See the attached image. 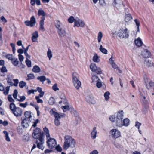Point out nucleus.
<instances>
[{
  "label": "nucleus",
  "mask_w": 154,
  "mask_h": 154,
  "mask_svg": "<svg viewBox=\"0 0 154 154\" xmlns=\"http://www.w3.org/2000/svg\"><path fill=\"white\" fill-rule=\"evenodd\" d=\"M64 140L63 148L64 149L67 150L69 148H73L75 147L76 142L71 136L68 135H65Z\"/></svg>",
  "instance_id": "1"
},
{
  "label": "nucleus",
  "mask_w": 154,
  "mask_h": 154,
  "mask_svg": "<svg viewBox=\"0 0 154 154\" xmlns=\"http://www.w3.org/2000/svg\"><path fill=\"white\" fill-rule=\"evenodd\" d=\"M10 109L12 113L16 117L20 116L22 114V109L19 107H16L15 104L13 103H11L9 106Z\"/></svg>",
  "instance_id": "2"
},
{
  "label": "nucleus",
  "mask_w": 154,
  "mask_h": 154,
  "mask_svg": "<svg viewBox=\"0 0 154 154\" xmlns=\"http://www.w3.org/2000/svg\"><path fill=\"white\" fill-rule=\"evenodd\" d=\"M38 14L39 16H42L39 23V29L42 31H44L45 29L44 26V20L45 19V15L46 14L43 10L40 9L38 11Z\"/></svg>",
  "instance_id": "3"
},
{
  "label": "nucleus",
  "mask_w": 154,
  "mask_h": 154,
  "mask_svg": "<svg viewBox=\"0 0 154 154\" xmlns=\"http://www.w3.org/2000/svg\"><path fill=\"white\" fill-rule=\"evenodd\" d=\"M124 117L122 110L119 111L117 115L115 122L116 125L118 127H121L122 125V119Z\"/></svg>",
  "instance_id": "4"
},
{
  "label": "nucleus",
  "mask_w": 154,
  "mask_h": 154,
  "mask_svg": "<svg viewBox=\"0 0 154 154\" xmlns=\"http://www.w3.org/2000/svg\"><path fill=\"white\" fill-rule=\"evenodd\" d=\"M79 75L76 73H74L72 75L73 82L75 88L78 89L81 85V82L78 79Z\"/></svg>",
  "instance_id": "5"
},
{
  "label": "nucleus",
  "mask_w": 154,
  "mask_h": 154,
  "mask_svg": "<svg viewBox=\"0 0 154 154\" xmlns=\"http://www.w3.org/2000/svg\"><path fill=\"white\" fill-rule=\"evenodd\" d=\"M49 138V139L47 141V146L49 148L52 149L56 146L57 142L54 139L51 138L50 137Z\"/></svg>",
  "instance_id": "6"
},
{
  "label": "nucleus",
  "mask_w": 154,
  "mask_h": 154,
  "mask_svg": "<svg viewBox=\"0 0 154 154\" xmlns=\"http://www.w3.org/2000/svg\"><path fill=\"white\" fill-rule=\"evenodd\" d=\"M110 134L112 138L116 139L121 136L120 131L116 129H112L110 131Z\"/></svg>",
  "instance_id": "7"
},
{
  "label": "nucleus",
  "mask_w": 154,
  "mask_h": 154,
  "mask_svg": "<svg viewBox=\"0 0 154 154\" xmlns=\"http://www.w3.org/2000/svg\"><path fill=\"white\" fill-rule=\"evenodd\" d=\"M90 68L92 71L98 74H100L102 73V70L99 67H97L95 64L92 63L90 65Z\"/></svg>",
  "instance_id": "8"
},
{
  "label": "nucleus",
  "mask_w": 154,
  "mask_h": 154,
  "mask_svg": "<svg viewBox=\"0 0 154 154\" xmlns=\"http://www.w3.org/2000/svg\"><path fill=\"white\" fill-rule=\"evenodd\" d=\"M128 29L126 28L124 29H121V30L118 32L117 35L121 38L128 37L129 35L127 32Z\"/></svg>",
  "instance_id": "9"
},
{
  "label": "nucleus",
  "mask_w": 154,
  "mask_h": 154,
  "mask_svg": "<svg viewBox=\"0 0 154 154\" xmlns=\"http://www.w3.org/2000/svg\"><path fill=\"white\" fill-rule=\"evenodd\" d=\"M25 24L29 26L32 27L36 23L35 18L34 16H32L30 18V21H26L24 22Z\"/></svg>",
  "instance_id": "10"
},
{
  "label": "nucleus",
  "mask_w": 154,
  "mask_h": 154,
  "mask_svg": "<svg viewBox=\"0 0 154 154\" xmlns=\"http://www.w3.org/2000/svg\"><path fill=\"white\" fill-rule=\"evenodd\" d=\"M42 134L40 133V129L39 128H37L33 131L32 134V136L34 138L38 139L39 136Z\"/></svg>",
  "instance_id": "11"
},
{
  "label": "nucleus",
  "mask_w": 154,
  "mask_h": 154,
  "mask_svg": "<svg viewBox=\"0 0 154 154\" xmlns=\"http://www.w3.org/2000/svg\"><path fill=\"white\" fill-rule=\"evenodd\" d=\"M75 25L77 27H83L85 26V23L78 18H76L75 20Z\"/></svg>",
  "instance_id": "12"
},
{
  "label": "nucleus",
  "mask_w": 154,
  "mask_h": 154,
  "mask_svg": "<svg viewBox=\"0 0 154 154\" xmlns=\"http://www.w3.org/2000/svg\"><path fill=\"white\" fill-rule=\"evenodd\" d=\"M141 55L144 57H149L151 56V53L147 49H144L142 51Z\"/></svg>",
  "instance_id": "13"
},
{
  "label": "nucleus",
  "mask_w": 154,
  "mask_h": 154,
  "mask_svg": "<svg viewBox=\"0 0 154 154\" xmlns=\"http://www.w3.org/2000/svg\"><path fill=\"white\" fill-rule=\"evenodd\" d=\"M30 123L29 119H24L22 121V126L24 128H27L29 126Z\"/></svg>",
  "instance_id": "14"
},
{
  "label": "nucleus",
  "mask_w": 154,
  "mask_h": 154,
  "mask_svg": "<svg viewBox=\"0 0 154 154\" xmlns=\"http://www.w3.org/2000/svg\"><path fill=\"white\" fill-rule=\"evenodd\" d=\"M4 87L1 83H0V91H4L3 93L5 95H7L8 93L9 90V87H6L5 88V90L4 91Z\"/></svg>",
  "instance_id": "15"
},
{
  "label": "nucleus",
  "mask_w": 154,
  "mask_h": 154,
  "mask_svg": "<svg viewBox=\"0 0 154 154\" xmlns=\"http://www.w3.org/2000/svg\"><path fill=\"white\" fill-rule=\"evenodd\" d=\"M60 98L61 100L59 102V103L60 104H61L62 103H63L64 104H66L67 103V100L66 99V97L65 95L63 94H62L60 96Z\"/></svg>",
  "instance_id": "16"
},
{
  "label": "nucleus",
  "mask_w": 154,
  "mask_h": 154,
  "mask_svg": "<svg viewBox=\"0 0 154 154\" xmlns=\"http://www.w3.org/2000/svg\"><path fill=\"white\" fill-rule=\"evenodd\" d=\"M96 127H94L91 132V137L93 139H96L97 137V131L96 130Z\"/></svg>",
  "instance_id": "17"
},
{
  "label": "nucleus",
  "mask_w": 154,
  "mask_h": 154,
  "mask_svg": "<svg viewBox=\"0 0 154 154\" xmlns=\"http://www.w3.org/2000/svg\"><path fill=\"white\" fill-rule=\"evenodd\" d=\"M57 32L59 35L61 37H63L66 35L65 30L62 28L59 29L57 31Z\"/></svg>",
  "instance_id": "18"
},
{
  "label": "nucleus",
  "mask_w": 154,
  "mask_h": 154,
  "mask_svg": "<svg viewBox=\"0 0 154 154\" xmlns=\"http://www.w3.org/2000/svg\"><path fill=\"white\" fill-rule=\"evenodd\" d=\"M144 64L147 67L151 66L153 65L152 61L148 58H146L144 61Z\"/></svg>",
  "instance_id": "19"
},
{
  "label": "nucleus",
  "mask_w": 154,
  "mask_h": 154,
  "mask_svg": "<svg viewBox=\"0 0 154 154\" xmlns=\"http://www.w3.org/2000/svg\"><path fill=\"white\" fill-rule=\"evenodd\" d=\"M38 36V35L37 31H35L32 34V40L33 42L36 41Z\"/></svg>",
  "instance_id": "20"
},
{
  "label": "nucleus",
  "mask_w": 154,
  "mask_h": 154,
  "mask_svg": "<svg viewBox=\"0 0 154 154\" xmlns=\"http://www.w3.org/2000/svg\"><path fill=\"white\" fill-rule=\"evenodd\" d=\"M134 42L136 45L138 47L141 46L143 44L142 40L139 37L137 39L135 40Z\"/></svg>",
  "instance_id": "21"
},
{
  "label": "nucleus",
  "mask_w": 154,
  "mask_h": 154,
  "mask_svg": "<svg viewBox=\"0 0 154 154\" xmlns=\"http://www.w3.org/2000/svg\"><path fill=\"white\" fill-rule=\"evenodd\" d=\"M36 143L37 144V147L42 150H43L44 148L43 146V144L42 143H38V140L36 141Z\"/></svg>",
  "instance_id": "22"
},
{
  "label": "nucleus",
  "mask_w": 154,
  "mask_h": 154,
  "mask_svg": "<svg viewBox=\"0 0 154 154\" xmlns=\"http://www.w3.org/2000/svg\"><path fill=\"white\" fill-rule=\"evenodd\" d=\"M87 101L91 104H94V101L93 97L90 96H88L86 97Z\"/></svg>",
  "instance_id": "23"
},
{
  "label": "nucleus",
  "mask_w": 154,
  "mask_h": 154,
  "mask_svg": "<svg viewBox=\"0 0 154 154\" xmlns=\"http://www.w3.org/2000/svg\"><path fill=\"white\" fill-rule=\"evenodd\" d=\"M36 90H37V91H38L40 93L38 96L41 97H42L44 96V92L42 91V88L39 87H37Z\"/></svg>",
  "instance_id": "24"
},
{
  "label": "nucleus",
  "mask_w": 154,
  "mask_h": 154,
  "mask_svg": "<svg viewBox=\"0 0 154 154\" xmlns=\"http://www.w3.org/2000/svg\"><path fill=\"white\" fill-rule=\"evenodd\" d=\"M32 71L34 72L38 73L40 72L41 69L38 66L35 65L33 67Z\"/></svg>",
  "instance_id": "25"
},
{
  "label": "nucleus",
  "mask_w": 154,
  "mask_h": 154,
  "mask_svg": "<svg viewBox=\"0 0 154 154\" xmlns=\"http://www.w3.org/2000/svg\"><path fill=\"white\" fill-rule=\"evenodd\" d=\"M146 87L149 90L153 89L154 88V82L151 81L149 82L146 85Z\"/></svg>",
  "instance_id": "26"
},
{
  "label": "nucleus",
  "mask_w": 154,
  "mask_h": 154,
  "mask_svg": "<svg viewBox=\"0 0 154 154\" xmlns=\"http://www.w3.org/2000/svg\"><path fill=\"white\" fill-rule=\"evenodd\" d=\"M12 64L15 66L18 65L19 63V61L18 59L17 58H15L14 57V58L11 61Z\"/></svg>",
  "instance_id": "27"
},
{
  "label": "nucleus",
  "mask_w": 154,
  "mask_h": 154,
  "mask_svg": "<svg viewBox=\"0 0 154 154\" xmlns=\"http://www.w3.org/2000/svg\"><path fill=\"white\" fill-rule=\"evenodd\" d=\"M129 124V120L127 118H125L122 121V126H127Z\"/></svg>",
  "instance_id": "28"
},
{
  "label": "nucleus",
  "mask_w": 154,
  "mask_h": 154,
  "mask_svg": "<svg viewBox=\"0 0 154 154\" xmlns=\"http://www.w3.org/2000/svg\"><path fill=\"white\" fill-rule=\"evenodd\" d=\"M99 49L100 51L103 53L105 54H107V50L106 49L103 48L102 45H100Z\"/></svg>",
  "instance_id": "29"
},
{
  "label": "nucleus",
  "mask_w": 154,
  "mask_h": 154,
  "mask_svg": "<svg viewBox=\"0 0 154 154\" xmlns=\"http://www.w3.org/2000/svg\"><path fill=\"white\" fill-rule=\"evenodd\" d=\"M43 130L45 132L47 138H48V137H50V135L49 133V131L48 129L46 127H45L44 128Z\"/></svg>",
  "instance_id": "30"
},
{
  "label": "nucleus",
  "mask_w": 154,
  "mask_h": 154,
  "mask_svg": "<svg viewBox=\"0 0 154 154\" xmlns=\"http://www.w3.org/2000/svg\"><path fill=\"white\" fill-rule=\"evenodd\" d=\"M93 60L95 62H100V59L99 58L97 55L95 54H94V56L93 57Z\"/></svg>",
  "instance_id": "31"
},
{
  "label": "nucleus",
  "mask_w": 154,
  "mask_h": 154,
  "mask_svg": "<svg viewBox=\"0 0 154 154\" xmlns=\"http://www.w3.org/2000/svg\"><path fill=\"white\" fill-rule=\"evenodd\" d=\"M132 19V17L130 14H128L127 15H126L125 18V21L126 22H128V21L131 20Z\"/></svg>",
  "instance_id": "32"
},
{
  "label": "nucleus",
  "mask_w": 154,
  "mask_h": 154,
  "mask_svg": "<svg viewBox=\"0 0 154 154\" xmlns=\"http://www.w3.org/2000/svg\"><path fill=\"white\" fill-rule=\"evenodd\" d=\"M24 115L26 118L27 119H29L32 117L31 115V112L30 111H27L25 112Z\"/></svg>",
  "instance_id": "33"
},
{
  "label": "nucleus",
  "mask_w": 154,
  "mask_h": 154,
  "mask_svg": "<svg viewBox=\"0 0 154 154\" xmlns=\"http://www.w3.org/2000/svg\"><path fill=\"white\" fill-rule=\"evenodd\" d=\"M134 21L135 22L136 25L137 26V32H139L140 31V29H139V26L140 25V23L139 21L137 19H135L134 20Z\"/></svg>",
  "instance_id": "34"
},
{
  "label": "nucleus",
  "mask_w": 154,
  "mask_h": 154,
  "mask_svg": "<svg viewBox=\"0 0 154 154\" xmlns=\"http://www.w3.org/2000/svg\"><path fill=\"white\" fill-rule=\"evenodd\" d=\"M37 79L39 80L41 82H43L42 83L43 84V82L46 80V78L45 76L43 75L38 77Z\"/></svg>",
  "instance_id": "35"
},
{
  "label": "nucleus",
  "mask_w": 154,
  "mask_h": 154,
  "mask_svg": "<svg viewBox=\"0 0 154 154\" xmlns=\"http://www.w3.org/2000/svg\"><path fill=\"white\" fill-rule=\"evenodd\" d=\"M3 133L5 134V137L6 140L8 142L10 141V139L8 136V132L7 131H3Z\"/></svg>",
  "instance_id": "36"
},
{
  "label": "nucleus",
  "mask_w": 154,
  "mask_h": 154,
  "mask_svg": "<svg viewBox=\"0 0 154 154\" xmlns=\"http://www.w3.org/2000/svg\"><path fill=\"white\" fill-rule=\"evenodd\" d=\"M53 114L54 115L55 118V119H58L59 120L60 119V114L55 112H53Z\"/></svg>",
  "instance_id": "37"
},
{
  "label": "nucleus",
  "mask_w": 154,
  "mask_h": 154,
  "mask_svg": "<svg viewBox=\"0 0 154 154\" xmlns=\"http://www.w3.org/2000/svg\"><path fill=\"white\" fill-rule=\"evenodd\" d=\"M140 100L142 102L143 105H146L147 103V100H146V97L145 96H142Z\"/></svg>",
  "instance_id": "38"
},
{
  "label": "nucleus",
  "mask_w": 154,
  "mask_h": 154,
  "mask_svg": "<svg viewBox=\"0 0 154 154\" xmlns=\"http://www.w3.org/2000/svg\"><path fill=\"white\" fill-rule=\"evenodd\" d=\"M110 94V93L108 91L104 93V96L106 100L107 101L109 99Z\"/></svg>",
  "instance_id": "39"
},
{
  "label": "nucleus",
  "mask_w": 154,
  "mask_h": 154,
  "mask_svg": "<svg viewBox=\"0 0 154 154\" xmlns=\"http://www.w3.org/2000/svg\"><path fill=\"white\" fill-rule=\"evenodd\" d=\"M103 37V34L102 33L100 32H99L98 34V42H100L101 41V40Z\"/></svg>",
  "instance_id": "40"
},
{
  "label": "nucleus",
  "mask_w": 154,
  "mask_h": 154,
  "mask_svg": "<svg viewBox=\"0 0 154 154\" xmlns=\"http://www.w3.org/2000/svg\"><path fill=\"white\" fill-rule=\"evenodd\" d=\"M26 84V82L23 81H22L20 82L19 84V86L21 88H23L24 86H25Z\"/></svg>",
  "instance_id": "41"
},
{
  "label": "nucleus",
  "mask_w": 154,
  "mask_h": 154,
  "mask_svg": "<svg viewBox=\"0 0 154 154\" xmlns=\"http://www.w3.org/2000/svg\"><path fill=\"white\" fill-rule=\"evenodd\" d=\"M55 103V99L53 97L50 98L48 101V103L50 105H53Z\"/></svg>",
  "instance_id": "42"
},
{
  "label": "nucleus",
  "mask_w": 154,
  "mask_h": 154,
  "mask_svg": "<svg viewBox=\"0 0 154 154\" xmlns=\"http://www.w3.org/2000/svg\"><path fill=\"white\" fill-rule=\"evenodd\" d=\"M5 57L7 59L11 61L12 60V59L14 58V57H13L12 54H7L5 56Z\"/></svg>",
  "instance_id": "43"
},
{
  "label": "nucleus",
  "mask_w": 154,
  "mask_h": 154,
  "mask_svg": "<svg viewBox=\"0 0 154 154\" xmlns=\"http://www.w3.org/2000/svg\"><path fill=\"white\" fill-rule=\"evenodd\" d=\"M47 56L48 57L49 60L52 57V52L50 49H48V51L47 52Z\"/></svg>",
  "instance_id": "44"
},
{
  "label": "nucleus",
  "mask_w": 154,
  "mask_h": 154,
  "mask_svg": "<svg viewBox=\"0 0 154 154\" xmlns=\"http://www.w3.org/2000/svg\"><path fill=\"white\" fill-rule=\"evenodd\" d=\"M92 82H96L99 80L97 76L96 75H93L92 77Z\"/></svg>",
  "instance_id": "45"
},
{
  "label": "nucleus",
  "mask_w": 154,
  "mask_h": 154,
  "mask_svg": "<svg viewBox=\"0 0 154 154\" xmlns=\"http://www.w3.org/2000/svg\"><path fill=\"white\" fill-rule=\"evenodd\" d=\"M55 26L58 30L60 29H61L62 28L61 27V24L60 22L58 21H56L55 23Z\"/></svg>",
  "instance_id": "46"
},
{
  "label": "nucleus",
  "mask_w": 154,
  "mask_h": 154,
  "mask_svg": "<svg viewBox=\"0 0 154 154\" xmlns=\"http://www.w3.org/2000/svg\"><path fill=\"white\" fill-rule=\"evenodd\" d=\"M26 63L28 67H31V61L27 59V58H26Z\"/></svg>",
  "instance_id": "47"
},
{
  "label": "nucleus",
  "mask_w": 154,
  "mask_h": 154,
  "mask_svg": "<svg viewBox=\"0 0 154 154\" xmlns=\"http://www.w3.org/2000/svg\"><path fill=\"white\" fill-rule=\"evenodd\" d=\"M43 136L42 134H41L39 136V137L38 138L40 141L39 143H44Z\"/></svg>",
  "instance_id": "48"
},
{
  "label": "nucleus",
  "mask_w": 154,
  "mask_h": 154,
  "mask_svg": "<svg viewBox=\"0 0 154 154\" xmlns=\"http://www.w3.org/2000/svg\"><path fill=\"white\" fill-rule=\"evenodd\" d=\"M75 19L74 18V17L72 16H71L68 19V22L70 23H72L74 22L75 23Z\"/></svg>",
  "instance_id": "49"
},
{
  "label": "nucleus",
  "mask_w": 154,
  "mask_h": 154,
  "mask_svg": "<svg viewBox=\"0 0 154 154\" xmlns=\"http://www.w3.org/2000/svg\"><path fill=\"white\" fill-rule=\"evenodd\" d=\"M19 97L20 99H17V101H19V102H23L26 99V97L24 96H20Z\"/></svg>",
  "instance_id": "50"
},
{
  "label": "nucleus",
  "mask_w": 154,
  "mask_h": 154,
  "mask_svg": "<svg viewBox=\"0 0 154 154\" xmlns=\"http://www.w3.org/2000/svg\"><path fill=\"white\" fill-rule=\"evenodd\" d=\"M27 77H28L27 80H29L34 79L35 78V76L33 74H29L28 75Z\"/></svg>",
  "instance_id": "51"
},
{
  "label": "nucleus",
  "mask_w": 154,
  "mask_h": 154,
  "mask_svg": "<svg viewBox=\"0 0 154 154\" xmlns=\"http://www.w3.org/2000/svg\"><path fill=\"white\" fill-rule=\"evenodd\" d=\"M0 69L1 72L2 73L6 72L8 71L5 66H3Z\"/></svg>",
  "instance_id": "52"
},
{
  "label": "nucleus",
  "mask_w": 154,
  "mask_h": 154,
  "mask_svg": "<svg viewBox=\"0 0 154 154\" xmlns=\"http://www.w3.org/2000/svg\"><path fill=\"white\" fill-rule=\"evenodd\" d=\"M39 96H36L35 97V99L36 100L37 102L38 103H43V100L39 98Z\"/></svg>",
  "instance_id": "53"
},
{
  "label": "nucleus",
  "mask_w": 154,
  "mask_h": 154,
  "mask_svg": "<svg viewBox=\"0 0 154 154\" xmlns=\"http://www.w3.org/2000/svg\"><path fill=\"white\" fill-rule=\"evenodd\" d=\"M8 99L9 102L12 103L14 102V100L12 98L11 95H9L8 96Z\"/></svg>",
  "instance_id": "54"
},
{
  "label": "nucleus",
  "mask_w": 154,
  "mask_h": 154,
  "mask_svg": "<svg viewBox=\"0 0 154 154\" xmlns=\"http://www.w3.org/2000/svg\"><path fill=\"white\" fill-rule=\"evenodd\" d=\"M36 90H34L33 89L29 90L27 92V94L28 95H30L31 93L34 94L35 92H36Z\"/></svg>",
  "instance_id": "55"
},
{
  "label": "nucleus",
  "mask_w": 154,
  "mask_h": 154,
  "mask_svg": "<svg viewBox=\"0 0 154 154\" xmlns=\"http://www.w3.org/2000/svg\"><path fill=\"white\" fill-rule=\"evenodd\" d=\"M18 94V92L17 90H14V93L13 94V97L14 99H16L17 96V94Z\"/></svg>",
  "instance_id": "56"
},
{
  "label": "nucleus",
  "mask_w": 154,
  "mask_h": 154,
  "mask_svg": "<svg viewBox=\"0 0 154 154\" xmlns=\"http://www.w3.org/2000/svg\"><path fill=\"white\" fill-rule=\"evenodd\" d=\"M62 108L64 112H65L66 110L69 109V107L68 106L66 105L62 106Z\"/></svg>",
  "instance_id": "57"
},
{
  "label": "nucleus",
  "mask_w": 154,
  "mask_h": 154,
  "mask_svg": "<svg viewBox=\"0 0 154 154\" xmlns=\"http://www.w3.org/2000/svg\"><path fill=\"white\" fill-rule=\"evenodd\" d=\"M28 102H26L25 103H20L19 106H20L23 107V108H26Z\"/></svg>",
  "instance_id": "58"
},
{
  "label": "nucleus",
  "mask_w": 154,
  "mask_h": 154,
  "mask_svg": "<svg viewBox=\"0 0 154 154\" xmlns=\"http://www.w3.org/2000/svg\"><path fill=\"white\" fill-rule=\"evenodd\" d=\"M7 79V82L8 83L11 85V86H12L13 85V82L11 81V79H10V78L9 77H8Z\"/></svg>",
  "instance_id": "59"
},
{
  "label": "nucleus",
  "mask_w": 154,
  "mask_h": 154,
  "mask_svg": "<svg viewBox=\"0 0 154 154\" xmlns=\"http://www.w3.org/2000/svg\"><path fill=\"white\" fill-rule=\"evenodd\" d=\"M55 147L56 149L58 152H61L62 151V148L59 145L56 146Z\"/></svg>",
  "instance_id": "60"
},
{
  "label": "nucleus",
  "mask_w": 154,
  "mask_h": 154,
  "mask_svg": "<svg viewBox=\"0 0 154 154\" xmlns=\"http://www.w3.org/2000/svg\"><path fill=\"white\" fill-rule=\"evenodd\" d=\"M52 89L56 91L59 90V88L57 87V85L56 84H54L52 86Z\"/></svg>",
  "instance_id": "61"
},
{
  "label": "nucleus",
  "mask_w": 154,
  "mask_h": 154,
  "mask_svg": "<svg viewBox=\"0 0 154 154\" xmlns=\"http://www.w3.org/2000/svg\"><path fill=\"white\" fill-rule=\"evenodd\" d=\"M0 19H1V22H2L4 23H5L6 22H7V21L4 16H2L1 17Z\"/></svg>",
  "instance_id": "62"
},
{
  "label": "nucleus",
  "mask_w": 154,
  "mask_h": 154,
  "mask_svg": "<svg viewBox=\"0 0 154 154\" xmlns=\"http://www.w3.org/2000/svg\"><path fill=\"white\" fill-rule=\"evenodd\" d=\"M60 120L58 119H55L54 123L56 125L58 126L60 125Z\"/></svg>",
  "instance_id": "63"
},
{
  "label": "nucleus",
  "mask_w": 154,
  "mask_h": 154,
  "mask_svg": "<svg viewBox=\"0 0 154 154\" xmlns=\"http://www.w3.org/2000/svg\"><path fill=\"white\" fill-rule=\"evenodd\" d=\"M116 119L115 116H112L109 117V120L112 122H115V119Z\"/></svg>",
  "instance_id": "64"
}]
</instances>
